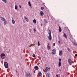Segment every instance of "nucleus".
I'll return each mask as SVG.
<instances>
[{
  "label": "nucleus",
  "instance_id": "f704fd0d",
  "mask_svg": "<svg viewBox=\"0 0 77 77\" xmlns=\"http://www.w3.org/2000/svg\"><path fill=\"white\" fill-rule=\"evenodd\" d=\"M34 30L35 31V32H36V29H35V28L34 29Z\"/></svg>",
  "mask_w": 77,
  "mask_h": 77
},
{
  "label": "nucleus",
  "instance_id": "2eb2a0df",
  "mask_svg": "<svg viewBox=\"0 0 77 77\" xmlns=\"http://www.w3.org/2000/svg\"><path fill=\"white\" fill-rule=\"evenodd\" d=\"M24 18L25 19L26 21H27V22H28V19L25 16L24 17Z\"/></svg>",
  "mask_w": 77,
  "mask_h": 77
},
{
  "label": "nucleus",
  "instance_id": "393cba45",
  "mask_svg": "<svg viewBox=\"0 0 77 77\" xmlns=\"http://www.w3.org/2000/svg\"><path fill=\"white\" fill-rule=\"evenodd\" d=\"M25 75L26 77H28V74L26 72Z\"/></svg>",
  "mask_w": 77,
  "mask_h": 77
},
{
  "label": "nucleus",
  "instance_id": "b1692460",
  "mask_svg": "<svg viewBox=\"0 0 77 77\" xmlns=\"http://www.w3.org/2000/svg\"><path fill=\"white\" fill-rule=\"evenodd\" d=\"M67 50L69 51V52H71V50L69 48H68Z\"/></svg>",
  "mask_w": 77,
  "mask_h": 77
},
{
  "label": "nucleus",
  "instance_id": "c756f323",
  "mask_svg": "<svg viewBox=\"0 0 77 77\" xmlns=\"http://www.w3.org/2000/svg\"><path fill=\"white\" fill-rule=\"evenodd\" d=\"M28 76L29 77H30V76L31 75H30V73H29L28 74Z\"/></svg>",
  "mask_w": 77,
  "mask_h": 77
},
{
  "label": "nucleus",
  "instance_id": "7c9ffc66",
  "mask_svg": "<svg viewBox=\"0 0 77 77\" xmlns=\"http://www.w3.org/2000/svg\"><path fill=\"white\" fill-rule=\"evenodd\" d=\"M15 9H17V5L15 6Z\"/></svg>",
  "mask_w": 77,
  "mask_h": 77
},
{
  "label": "nucleus",
  "instance_id": "f257e3e1",
  "mask_svg": "<svg viewBox=\"0 0 77 77\" xmlns=\"http://www.w3.org/2000/svg\"><path fill=\"white\" fill-rule=\"evenodd\" d=\"M49 36H48V38L50 41H51V39H52V37H51V31L49 30L48 31Z\"/></svg>",
  "mask_w": 77,
  "mask_h": 77
},
{
  "label": "nucleus",
  "instance_id": "f3484780",
  "mask_svg": "<svg viewBox=\"0 0 77 77\" xmlns=\"http://www.w3.org/2000/svg\"><path fill=\"white\" fill-rule=\"evenodd\" d=\"M61 31H62V29H61L60 26H59V32H61Z\"/></svg>",
  "mask_w": 77,
  "mask_h": 77
},
{
  "label": "nucleus",
  "instance_id": "79ce46f5",
  "mask_svg": "<svg viewBox=\"0 0 77 77\" xmlns=\"http://www.w3.org/2000/svg\"><path fill=\"white\" fill-rule=\"evenodd\" d=\"M1 59H0V62L1 61Z\"/></svg>",
  "mask_w": 77,
  "mask_h": 77
},
{
  "label": "nucleus",
  "instance_id": "5701e85b",
  "mask_svg": "<svg viewBox=\"0 0 77 77\" xmlns=\"http://www.w3.org/2000/svg\"><path fill=\"white\" fill-rule=\"evenodd\" d=\"M64 35L65 38H67V36H66V34H65V33H64Z\"/></svg>",
  "mask_w": 77,
  "mask_h": 77
},
{
  "label": "nucleus",
  "instance_id": "9d476101",
  "mask_svg": "<svg viewBox=\"0 0 77 77\" xmlns=\"http://www.w3.org/2000/svg\"><path fill=\"white\" fill-rule=\"evenodd\" d=\"M59 55H60V56L62 55V51H60L59 52Z\"/></svg>",
  "mask_w": 77,
  "mask_h": 77
},
{
  "label": "nucleus",
  "instance_id": "4be33fe9",
  "mask_svg": "<svg viewBox=\"0 0 77 77\" xmlns=\"http://www.w3.org/2000/svg\"><path fill=\"white\" fill-rule=\"evenodd\" d=\"M41 9L42 10V11H43L44 9V8L43 7H41Z\"/></svg>",
  "mask_w": 77,
  "mask_h": 77
},
{
  "label": "nucleus",
  "instance_id": "a878e982",
  "mask_svg": "<svg viewBox=\"0 0 77 77\" xmlns=\"http://www.w3.org/2000/svg\"><path fill=\"white\" fill-rule=\"evenodd\" d=\"M38 46H39V45H40V43H39V42H38Z\"/></svg>",
  "mask_w": 77,
  "mask_h": 77
},
{
  "label": "nucleus",
  "instance_id": "c85d7f7f",
  "mask_svg": "<svg viewBox=\"0 0 77 77\" xmlns=\"http://www.w3.org/2000/svg\"><path fill=\"white\" fill-rule=\"evenodd\" d=\"M74 44L75 45V46H77V44L76 43H74Z\"/></svg>",
  "mask_w": 77,
  "mask_h": 77
},
{
  "label": "nucleus",
  "instance_id": "cd10ccee",
  "mask_svg": "<svg viewBox=\"0 0 77 77\" xmlns=\"http://www.w3.org/2000/svg\"><path fill=\"white\" fill-rule=\"evenodd\" d=\"M32 56H33V57H36V55H35V54H33L32 55Z\"/></svg>",
  "mask_w": 77,
  "mask_h": 77
},
{
  "label": "nucleus",
  "instance_id": "20e7f679",
  "mask_svg": "<svg viewBox=\"0 0 77 77\" xmlns=\"http://www.w3.org/2000/svg\"><path fill=\"white\" fill-rule=\"evenodd\" d=\"M50 68L49 67H46V68L45 69V72H47V71H49V70H50Z\"/></svg>",
  "mask_w": 77,
  "mask_h": 77
},
{
  "label": "nucleus",
  "instance_id": "4468645a",
  "mask_svg": "<svg viewBox=\"0 0 77 77\" xmlns=\"http://www.w3.org/2000/svg\"><path fill=\"white\" fill-rule=\"evenodd\" d=\"M0 56H2V57H3V56H5V54L4 53H2L0 55Z\"/></svg>",
  "mask_w": 77,
  "mask_h": 77
},
{
  "label": "nucleus",
  "instance_id": "f8f14e48",
  "mask_svg": "<svg viewBox=\"0 0 77 77\" xmlns=\"http://www.w3.org/2000/svg\"><path fill=\"white\" fill-rule=\"evenodd\" d=\"M46 75L47 77H50V75L49 74V73H47L46 74Z\"/></svg>",
  "mask_w": 77,
  "mask_h": 77
},
{
  "label": "nucleus",
  "instance_id": "f03ea898",
  "mask_svg": "<svg viewBox=\"0 0 77 77\" xmlns=\"http://www.w3.org/2000/svg\"><path fill=\"white\" fill-rule=\"evenodd\" d=\"M4 65L5 68H8V63L7 62H4Z\"/></svg>",
  "mask_w": 77,
  "mask_h": 77
},
{
  "label": "nucleus",
  "instance_id": "7ed1b4c3",
  "mask_svg": "<svg viewBox=\"0 0 77 77\" xmlns=\"http://www.w3.org/2000/svg\"><path fill=\"white\" fill-rule=\"evenodd\" d=\"M68 61L69 64L70 65H72V62H71V59L70 58H69L68 59Z\"/></svg>",
  "mask_w": 77,
  "mask_h": 77
},
{
  "label": "nucleus",
  "instance_id": "39448f33",
  "mask_svg": "<svg viewBox=\"0 0 77 77\" xmlns=\"http://www.w3.org/2000/svg\"><path fill=\"white\" fill-rule=\"evenodd\" d=\"M52 54H55L56 53V50L54 49L52 50Z\"/></svg>",
  "mask_w": 77,
  "mask_h": 77
},
{
  "label": "nucleus",
  "instance_id": "2f4dec72",
  "mask_svg": "<svg viewBox=\"0 0 77 77\" xmlns=\"http://www.w3.org/2000/svg\"><path fill=\"white\" fill-rule=\"evenodd\" d=\"M58 44H61L60 41H58Z\"/></svg>",
  "mask_w": 77,
  "mask_h": 77
},
{
  "label": "nucleus",
  "instance_id": "a211bd4d",
  "mask_svg": "<svg viewBox=\"0 0 77 77\" xmlns=\"http://www.w3.org/2000/svg\"><path fill=\"white\" fill-rule=\"evenodd\" d=\"M38 75L39 76H41L42 75V73L41 72H40L38 73Z\"/></svg>",
  "mask_w": 77,
  "mask_h": 77
},
{
  "label": "nucleus",
  "instance_id": "ea45409f",
  "mask_svg": "<svg viewBox=\"0 0 77 77\" xmlns=\"http://www.w3.org/2000/svg\"><path fill=\"white\" fill-rule=\"evenodd\" d=\"M42 25H43L41 23V26H42Z\"/></svg>",
  "mask_w": 77,
  "mask_h": 77
},
{
  "label": "nucleus",
  "instance_id": "72a5a7b5",
  "mask_svg": "<svg viewBox=\"0 0 77 77\" xmlns=\"http://www.w3.org/2000/svg\"><path fill=\"white\" fill-rule=\"evenodd\" d=\"M56 44V43H54L53 44V46H55V45Z\"/></svg>",
  "mask_w": 77,
  "mask_h": 77
},
{
  "label": "nucleus",
  "instance_id": "473e14b6",
  "mask_svg": "<svg viewBox=\"0 0 77 77\" xmlns=\"http://www.w3.org/2000/svg\"><path fill=\"white\" fill-rule=\"evenodd\" d=\"M59 62H61V61L62 60H61V59L59 58Z\"/></svg>",
  "mask_w": 77,
  "mask_h": 77
},
{
  "label": "nucleus",
  "instance_id": "e433bc0d",
  "mask_svg": "<svg viewBox=\"0 0 77 77\" xmlns=\"http://www.w3.org/2000/svg\"><path fill=\"white\" fill-rule=\"evenodd\" d=\"M19 7L20 8H21V7L20 5H19Z\"/></svg>",
  "mask_w": 77,
  "mask_h": 77
},
{
  "label": "nucleus",
  "instance_id": "a19ab883",
  "mask_svg": "<svg viewBox=\"0 0 77 77\" xmlns=\"http://www.w3.org/2000/svg\"><path fill=\"white\" fill-rule=\"evenodd\" d=\"M16 72H18L17 71V70H16Z\"/></svg>",
  "mask_w": 77,
  "mask_h": 77
},
{
  "label": "nucleus",
  "instance_id": "ddd939ff",
  "mask_svg": "<svg viewBox=\"0 0 77 77\" xmlns=\"http://www.w3.org/2000/svg\"><path fill=\"white\" fill-rule=\"evenodd\" d=\"M58 66L59 67H60V66H61V62L59 61L58 63Z\"/></svg>",
  "mask_w": 77,
  "mask_h": 77
},
{
  "label": "nucleus",
  "instance_id": "0eeeda50",
  "mask_svg": "<svg viewBox=\"0 0 77 77\" xmlns=\"http://www.w3.org/2000/svg\"><path fill=\"white\" fill-rule=\"evenodd\" d=\"M40 14L42 16H43L44 15V12H43V11H41L40 12Z\"/></svg>",
  "mask_w": 77,
  "mask_h": 77
},
{
  "label": "nucleus",
  "instance_id": "4c0bfd02",
  "mask_svg": "<svg viewBox=\"0 0 77 77\" xmlns=\"http://www.w3.org/2000/svg\"><path fill=\"white\" fill-rule=\"evenodd\" d=\"M75 56H76V57H77V54H75Z\"/></svg>",
  "mask_w": 77,
  "mask_h": 77
},
{
  "label": "nucleus",
  "instance_id": "c9c22d12",
  "mask_svg": "<svg viewBox=\"0 0 77 77\" xmlns=\"http://www.w3.org/2000/svg\"><path fill=\"white\" fill-rule=\"evenodd\" d=\"M56 76L57 77H59V75H56Z\"/></svg>",
  "mask_w": 77,
  "mask_h": 77
},
{
  "label": "nucleus",
  "instance_id": "423d86ee",
  "mask_svg": "<svg viewBox=\"0 0 77 77\" xmlns=\"http://www.w3.org/2000/svg\"><path fill=\"white\" fill-rule=\"evenodd\" d=\"M34 69L35 70H38L39 69V67L37 66H35L34 67Z\"/></svg>",
  "mask_w": 77,
  "mask_h": 77
},
{
  "label": "nucleus",
  "instance_id": "aec40b11",
  "mask_svg": "<svg viewBox=\"0 0 77 77\" xmlns=\"http://www.w3.org/2000/svg\"><path fill=\"white\" fill-rule=\"evenodd\" d=\"M12 23L13 24H15V20H12Z\"/></svg>",
  "mask_w": 77,
  "mask_h": 77
},
{
  "label": "nucleus",
  "instance_id": "58836bf2",
  "mask_svg": "<svg viewBox=\"0 0 77 77\" xmlns=\"http://www.w3.org/2000/svg\"><path fill=\"white\" fill-rule=\"evenodd\" d=\"M1 59H3V57L1 56Z\"/></svg>",
  "mask_w": 77,
  "mask_h": 77
},
{
  "label": "nucleus",
  "instance_id": "bb28decb",
  "mask_svg": "<svg viewBox=\"0 0 77 77\" xmlns=\"http://www.w3.org/2000/svg\"><path fill=\"white\" fill-rule=\"evenodd\" d=\"M47 48H48V50H49V49H50V46L48 45Z\"/></svg>",
  "mask_w": 77,
  "mask_h": 77
},
{
  "label": "nucleus",
  "instance_id": "412c9836",
  "mask_svg": "<svg viewBox=\"0 0 77 77\" xmlns=\"http://www.w3.org/2000/svg\"><path fill=\"white\" fill-rule=\"evenodd\" d=\"M2 1H3V2H4V3H7V1L6 0H2Z\"/></svg>",
  "mask_w": 77,
  "mask_h": 77
},
{
  "label": "nucleus",
  "instance_id": "1a4fd4ad",
  "mask_svg": "<svg viewBox=\"0 0 77 77\" xmlns=\"http://www.w3.org/2000/svg\"><path fill=\"white\" fill-rule=\"evenodd\" d=\"M0 18L1 20H2V21H5V18H3V17H0Z\"/></svg>",
  "mask_w": 77,
  "mask_h": 77
},
{
  "label": "nucleus",
  "instance_id": "9b49d317",
  "mask_svg": "<svg viewBox=\"0 0 77 77\" xmlns=\"http://www.w3.org/2000/svg\"><path fill=\"white\" fill-rule=\"evenodd\" d=\"M4 21V24H5V25H6L8 23L7 22V21H6V20L5 19L4 20V21Z\"/></svg>",
  "mask_w": 77,
  "mask_h": 77
},
{
  "label": "nucleus",
  "instance_id": "dca6fc26",
  "mask_svg": "<svg viewBox=\"0 0 77 77\" xmlns=\"http://www.w3.org/2000/svg\"><path fill=\"white\" fill-rule=\"evenodd\" d=\"M32 21L33 23L35 24H36V20L35 19H34V20H33Z\"/></svg>",
  "mask_w": 77,
  "mask_h": 77
},
{
  "label": "nucleus",
  "instance_id": "6e6552de",
  "mask_svg": "<svg viewBox=\"0 0 77 77\" xmlns=\"http://www.w3.org/2000/svg\"><path fill=\"white\" fill-rule=\"evenodd\" d=\"M44 22L45 23V24H47V23H48V21L47 20H46V19H45L44 20Z\"/></svg>",
  "mask_w": 77,
  "mask_h": 77
},
{
  "label": "nucleus",
  "instance_id": "6ab92c4d",
  "mask_svg": "<svg viewBox=\"0 0 77 77\" xmlns=\"http://www.w3.org/2000/svg\"><path fill=\"white\" fill-rule=\"evenodd\" d=\"M28 5L29 6H32L31 5V4H30V2H28Z\"/></svg>",
  "mask_w": 77,
  "mask_h": 77
}]
</instances>
